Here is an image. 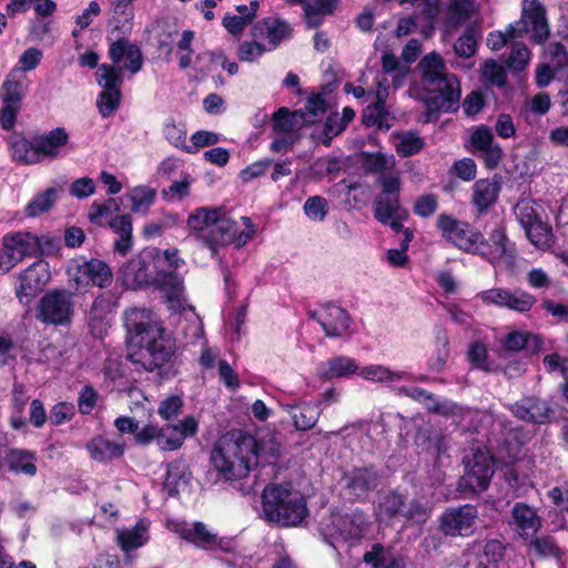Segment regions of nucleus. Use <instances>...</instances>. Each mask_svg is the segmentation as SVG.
<instances>
[{"label": "nucleus", "instance_id": "f257e3e1", "mask_svg": "<svg viewBox=\"0 0 568 568\" xmlns=\"http://www.w3.org/2000/svg\"><path fill=\"white\" fill-rule=\"evenodd\" d=\"M184 264L179 250L145 247L120 268L123 285L130 290L154 288L170 303H180L184 291L183 277L178 268Z\"/></svg>", "mask_w": 568, "mask_h": 568}, {"label": "nucleus", "instance_id": "f03ea898", "mask_svg": "<svg viewBox=\"0 0 568 568\" xmlns=\"http://www.w3.org/2000/svg\"><path fill=\"white\" fill-rule=\"evenodd\" d=\"M280 455V445L266 447L250 433L232 429L219 438L211 449L210 465L215 471L214 483L243 479L260 465L276 464Z\"/></svg>", "mask_w": 568, "mask_h": 568}, {"label": "nucleus", "instance_id": "7ed1b4c3", "mask_svg": "<svg viewBox=\"0 0 568 568\" xmlns=\"http://www.w3.org/2000/svg\"><path fill=\"white\" fill-rule=\"evenodd\" d=\"M124 326L130 336L128 359L136 369L146 372L165 366L174 354V343L166 336L164 327L152 318L145 308L125 312Z\"/></svg>", "mask_w": 568, "mask_h": 568}, {"label": "nucleus", "instance_id": "20e7f679", "mask_svg": "<svg viewBox=\"0 0 568 568\" xmlns=\"http://www.w3.org/2000/svg\"><path fill=\"white\" fill-rule=\"evenodd\" d=\"M422 83L429 93H436L424 100L426 106V122L432 121L433 114L439 112H455L458 109L462 90L457 75L447 72L443 57L430 52L418 62Z\"/></svg>", "mask_w": 568, "mask_h": 568}, {"label": "nucleus", "instance_id": "39448f33", "mask_svg": "<svg viewBox=\"0 0 568 568\" xmlns=\"http://www.w3.org/2000/svg\"><path fill=\"white\" fill-rule=\"evenodd\" d=\"M263 518L281 527H296L308 516L306 499L292 483H268L262 491Z\"/></svg>", "mask_w": 568, "mask_h": 568}, {"label": "nucleus", "instance_id": "423d86ee", "mask_svg": "<svg viewBox=\"0 0 568 568\" xmlns=\"http://www.w3.org/2000/svg\"><path fill=\"white\" fill-rule=\"evenodd\" d=\"M242 220L245 222L246 229L240 231L237 222L226 217L223 210L222 213L214 215V221L207 232L201 234V244L210 251L212 258L222 260L219 253L220 247L231 244L242 247L253 237L255 229L251 219L243 216Z\"/></svg>", "mask_w": 568, "mask_h": 568}, {"label": "nucleus", "instance_id": "0eeeda50", "mask_svg": "<svg viewBox=\"0 0 568 568\" xmlns=\"http://www.w3.org/2000/svg\"><path fill=\"white\" fill-rule=\"evenodd\" d=\"M69 282L77 291H87L91 286L108 288L113 283V272L110 265L100 258L78 256L70 261L67 268Z\"/></svg>", "mask_w": 568, "mask_h": 568}, {"label": "nucleus", "instance_id": "6e6552de", "mask_svg": "<svg viewBox=\"0 0 568 568\" xmlns=\"http://www.w3.org/2000/svg\"><path fill=\"white\" fill-rule=\"evenodd\" d=\"M28 91V78L22 71H10L0 87V126L11 131L22 109V102Z\"/></svg>", "mask_w": 568, "mask_h": 568}, {"label": "nucleus", "instance_id": "1a4fd4ad", "mask_svg": "<svg viewBox=\"0 0 568 568\" xmlns=\"http://www.w3.org/2000/svg\"><path fill=\"white\" fill-rule=\"evenodd\" d=\"M74 293L67 288L47 291L39 300L37 318L45 325H69L74 315Z\"/></svg>", "mask_w": 568, "mask_h": 568}, {"label": "nucleus", "instance_id": "9d476101", "mask_svg": "<svg viewBox=\"0 0 568 568\" xmlns=\"http://www.w3.org/2000/svg\"><path fill=\"white\" fill-rule=\"evenodd\" d=\"M436 227L443 239L468 254L476 255L478 245L483 244V233L479 230L473 227L466 221L454 217L452 214H439Z\"/></svg>", "mask_w": 568, "mask_h": 568}, {"label": "nucleus", "instance_id": "9b49d317", "mask_svg": "<svg viewBox=\"0 0 568 568\" xmlns=\"http://www.w3.org/2000/svg\"><path fill=\"white\" fill-rule=\"evenodd\" d=\"M369 523L363 510L351 513H332L329 523L323 528L325 539L328 537L342 541H358L367 532Z\"/></svg>", "mask_w": 568, "mask_h": 568}, {"label": "nucleus", "instance_id": "f8f14e48", "mask_svg": "<svg viewBox=\"0 0 568 568\" xmlns=\"http://www.w3.org/2000/svg\"><path fill=\"white\" fill-rule=\"evenodd\" d=\"M495 474V459L488 450L477 448L465 460V474L460 486L473 493L484 491L488 488Z\"/></svg>", "mask_w": 568, "mask_h": 568}, {"label": "nucleus", "instance_id": "ddd939ff", "mask_svg": "<svg viewBox=\"0 0 568 568\" xmlns=\"http://www.w3.org/2000/svg\"><path fill=\"white\" fill-rule=\"evenodd\" d=\"M51 278L48 262L38 260L19 273L14 286L18 301L29 305L42 292Z\"/></svg>", "mask_w": 568, "mask_h": 568}, {"label": "nucleus", "instance_id": "4468645a", "mask_svg": "<svg viewBox=\"0 0 568 568\" xmlns=\"http://www.w3.org/2000/svg\"><path fill=\"white\" fill-rule=\"evenodd\" d=\"M477 517L478 509L475 505L447 507L438 517V529L446 537L469 536Z\"/></svg>", "mask_w": 568, "mask_h": 568}, {"label": "nucleus", "instance_id": "2eb2a0df", "mask_svg": "<svg viewBox=\"0 0 568 568\" xmlns=\"http://www.w3.org/2000/svg\"><path fill=\"white\" fill-rule=\"evenodd\" d=\"M38 235L29 231L9 232L2 237V258L8 271L26 257H39Z\"/></svg>", "mask_w": 568, "mask_h": 568}, {"label": "nucleus", "instance_id": "dca6fc26", "mask_svg": "<svg viewBox=\"0 0 568 568\" xmlns=\"http://www.w3.org/2000/svg\"><path fill=\"white\" fill-rule=\"evenodd\" d=\"M308 317L317 322L329 338L345 337L351 334L349 313L333 302H327L320 310L310 312Z\"/></svg>", "mask_w": 568, "mask_h": 568}, {"label": "nucleus", "instance_id": "f3484780", "mask_svg": "<svg viewBox=\"0 0 568 568\" xmlns=\"http://www.w3.org/2000/svg\"><path fill=\"white\" fill-rule=\"evenodd\" d=\"M516 22L521 32H528L531 26L530 40L534 44H544L550 36L546 9L539 0H523L520 19Z\"/></svg>", "mask_w": 568, "mask_h": 568}, {"label": "nucleus", "instance_id": "a211bd4d", "mask_svg": "<svg viewBox=\"0 0 568 568\" xmlns=\"http://www.w3.org/2000/svg\"><path fill=\"white\" fill-rule=\"evenodd\" d=\"M478 246L476 255L481 256L491 264L500 263L501 261L513 263L516 258L517 251L515 244L508 239L503 225L494 229L488 240L483 235V244Z\"/></svg>", "mask_w": 568, "mask_h": 568}, {"label": "nucleus", "instance_id": "6ab92c4d", "mask_svg": "<svg viewBox=\"0 0 568 568\" xmlns=\"http://www.w3.org/2000/svg\"><path fill=\"white\" fill-rule=\"evenodd\" d=\"M508 409L517 419L534 425L548 424L554 415L550 403L535 395L524 396L510 404Z\"/></svg>", "mask_w": 568, "mask_h": 568}, {"label": "nucleus", "instance_id": "aec40b11", "mask_svg": "<svg viewBox=\"0 0 568 568\" xmlns=\"http://www.w3.org/2000/svg\"><path fill=\"white\" fill-rule=\"evenodd\" d=\"M503 186V176L495 173L490 179H479L471 186L470 203L477 216L486 215L497 203Z\"/></svg>", "mask_w": 568, "mask_h": 568}, {"label": "nucleus", "instance_id": "412c9836", "mask_svg": "<svg viewBox=\"0 0 568 568\" xmlns=\"http://www.w3.org/2000/svg\"><path fill=\"white\" fill-rule=\"evenodd\" d=\"M345 489L353 501H365L379 484L375 466L355 467L345 477Z\"/></svg>", "mask_w": 568, "mask_h": 568}, {"label": "nucleus", "instance_id": "4be33fe9", "mask_svg": "<svg viewBox=\"0 0 568 568\" xmlns=\"http://www.w3.org/2000/svg\"><path fill=\"white\" fill-rule=\"evenodd\" d=\"M486 304L507 307L518 313L529 312L536 303V297L523 290L511 292L507 288H491L483 293Z\"/></svg>", "mask_w": 568, "mask_h": 568}, {"label": "nucleus", "instance_id": "5701e85b", "mask_svg": "<svg viewBox=\"0 0 568 568\" xmlns=\"http://www.w3.org/2000/svg\"><path fill=\"white\" fill-rule=\"evenodd\" d=\"M109 41V58L112 65L118 67L123 58H126L124 68L131 73H138L143 65V54L139 45L130 43L126 37H116Z\"/></svg>", "mask_w": 568, "mask_h": 568}, {"label": "nucleus", "instance_id": "b1692460", "mask_svg": "<svg viewBox=\"0 0 568 568\" xmlns=\"http://www.w3.org/2000/svg\"><path fill=\"white\" fill-rule=\"evenodd\" d=\"M33 138L34 151L39 156V163L43 159H57L61 148L65 146L69 142V133L62 126L54 128L45 134H37Z\"/></svg>", "mask_w": 568, "mask_h": 568}, {"label": "nucleus", "instance_id": "393cba45", "mask_svg": "<svg viewBox=\"0 0 568 568\" xmlns=\"http://www.w3.org/2000/svg\"><path fill=\"white\" fill-rule=\"evenodd\" d=\"M37 460L38 456L33 450L9 448L3 457V466L11 474L34 477L38 473Z\"/></svg>", "mask_w": 568, "mask_h": 568}, {"label": "nucleus", "instance_id": "a878e982", "mask_svg": "<svg viewBox=\"0 0 568 568\" xmlns=\"http://www.w3.org/2000/svg\"><path fill=\"white\" fill-rule=\"evenodd\" d=\"M359 366L356 359L349 356H334L322 362L316 368V375L321 381L348 378L357 373Z\"/></svg>", "mask_w": 568, "mask_h": 568}, {"label": "nucleus", "instance_id": "bb28decb", "mask_svg": "<svg viewBox=\"0 0 568 568\" xmlns=\"http://www.w3.org/2000/svg\"><path fill=\"white\" fill-rule=\"evenodd\" d=\"M363 562L369 568H405L404 558L382 542H374L371 546L363 555Z\"/></svg>", "mask_w": 568, "mask_h": 568}, {"label": "nucleus", "instance_id": "cd10ccee", "mask_svg": "<svg viewBox=\"0 0 568 568\" xmlns=\"http://www.w3.org/2000/svg\"><path fill=\"white\" fill-rule=\"evenodd\" d=\"M85 447L93 460L103 464L121 458L125 449L124 444L112 442L102 435L94 436Z\"/></svg>", "mask_w": 568, "mask_h": 568}, {"label": "nucleus", "instance_id": "c85d7f7f", "mask_svg": "<svg viewBox=\"0 0 568 568\" xmlns=\"http://www.w3.org/2000/svg\"><path fill=\"white\" fill-rule=\"evenodd\" d=\"M511 516L519 535L525 539L532 537L541 526L535 509L525 503H516Z\"/></svg>", "mask_w": 568, "mask_h": 568}, {"label": "nucleus", "instance_id": "c756f323", "mask_svg": "<svg viewBox=\"0 0 568 568\" xmlns=\"http://www.w3.org/2000/svg\"><path fill=\"white\" fill-rule=\"evenodd\" d=\"M9 152L12 161L22 165L39 164V156L34 151V138L29 141L22 133L14 132L9 141Z\"/></svg>", "mask_w": 568, "mask_h": 568}, {"label": "nucleus", "instance_id": "7c9ffc66", "mask_svg": "<svg viewBox=\"0 0 568 568\" xmlns=\"http://www.w3.org/2000/svg\"><path fill=\"white\" fill-rule=\"evenodd\" d=\"M290 414L295 428L297 430L306 432L316 425L321 416V409L318 404L303 402L298 405L292 406Z\"/></svg>", "mask_w": 568, "mask_h": 568}, {"label": "nucleus", "instance_id": "2f4dec72", "mask_svg": "<svg viewBox=\"0 0 568 568\" xmlns=\"http://www.w3.org/2000/svg\"><path fill=\"white\" fill-rule=\"evenodd\" d=\"M220 213H222V207L209 209L205 206L199 207L190 213L187 217V226L192 231L196 241L201 243V234L207 232L214 221V215Z\"/></svg>", "mask_w": 568, "mask_h": 568}, {"label": "nucleus", "instance_id": "473e14b6", "mask_svg": "<svg viewBox=\"0 0 568 568\" xmlns=\"http://www.w3.org/2000/svg\"><path fill=\"white\" fill-rule=\"evenodd\" d=\"M125 197L131 202V212L148 214L156 199V191L146 185H138L130 190Z\"/></svg>", "mask_w": 568, "mask_h": 568}, {"label": "nucleus", "instance_id": "72a5a7b5", "mask_svg": "<svg viewBox=\"0 0 568 568\" xmlns=\"http://www.w3.org/2000/svg\"><path fill=\"white\" fill-rule=\"evenodd\" d=\"M180 536L185 541L205 549L216 546V535L209 531L206 526L201 521H195L192 527L181 529Z\"/></svg>", "mask_w": 568, "mask_h": 568}, {"label": "nucleus", "instance_id": "f704fd0d", "mask_svg": "<svg viewBox=\"0 0 568 568\" xmlns=\"http://www.w3.org/2000/svg\"><path fill=\"white\" fill-rule=\"evenodd\" d=\"M403 210L399 197L377 195L374 200V217L381 224L400 214Z\"/></svg>", "mask_w": 568, "mask_h": 568}, {"label": "nucleus", "instance_id": "c9c22d12", "mask_svg": "<svg viewBox=\"0 0 568 568\" xmlns=\"http://www.w3.org/2000/svg\"><path fill=\"white\" fill-rule=\"evenodd\" d=\"M541 339L538 335L530 332L514 331L508 333L503 339V346L508 352H519L528 348L530 344L534 345V349H537L541 345Z\"/></svg>", "mask_w": 568, "mask_h": 568}, {"label": "nucleus", "instance_id": "e433bc0d", "mask_svg": "<svg viewBox=\"0 0 568 568\" xmlns=\"http://www.w3.org/2000/svg\"><path fill=\"white\" fill-rule=\"evenodd\" d=\"M57 201V189L48 187L42 193L34 195L24 207L28 217H38L51 210Z\"/></svg>", "mask_w": 568, "mask_h": 568}, {"label": "nucleus", "instance_id": "4c0bfd02", "mask_svg": "<svg viewBox=\"0 0 568 568\" xmlns=\"http://www.w3.org/2000/svg\"><path fill=\"white\" fill-rule=\"evenodd\" d=\"M358 375L366 381L379 383L397 382L406 377L405 372H393L388 367L377 364L364 366Z\"/></svg>", "mask_w": 568, "mask_h": 568}, {"label": "nucleus", "instance_id": "58836bf2", "mask_svg": "<svg viewBox=\"0 0 568 568\" xmlns=\"http://www.w3.org/2000/svg\"><path fill=\"white\" fill-rule=\"evenodd\" d=\"M528 32H521V27L515 24H508L505 31H491L487 36V45L493 51H498L504 48L509 41L523 38Z\"/></svg>", "mask_w": 568, "mask_h": 568}, {"label": "nucleus", "instance_id": "ea45409f", "mask_svg": "<svg viewBox=\"0 0 568 568\" xmlns=\"http://www.w3.org/2000/svg\"><path fill=\"white\" fill-rule=\"evenodd\" d=\"M505 556V546L498 539H489L477 556V562L493 568H499V562Z\"/></svg>", "mask_w": 568, "mask_h": 568}, {"label": "nucleus", "instance_id": "a19ab883", "mask_svg": "<svg viewBox=\"0 0 568 568\" xmlns=\"http://www.w3.org/2000/svg\"><path fill=\"white\" fill-rule=\"evenodd\" d=\"M183 436L179 432V425L166 424L159 429L158 446L163 452H173L183 445Z\"/></svg>", "mask_w": 568, "mask_h": 568}, {"label": "nucleus", "instance_id": "79ce46f5", "mask_svg": "<svg viewBox=\"0 0 568 568\" xmlns=\"http://www.w3.org/2000/svg\"><path fill=\"white\" fill-rule=\"evenodd\" d=\"M478 28L474 24L468 26L464 33L456 40L454 51L459 58L468 59L475 55L477 50L476 34Z\"/></svg>", "mask_w": 568, "mask_h": 568}, {"label": "nucleus", "instance_id": "37998d69", "mask_svg": "<svg viewBox=\"0 0 568 568\" xmlns=\"http://www.w3.org/2000/svg\"><path fill=\"white\" fill-rule=\"evenodd\" d=\"M387 115L385 110V101L378 97L377 100L367 105L362 112V123L366 126H378L379 129H389V124H384V119Z\"/></svg>", "mask_w": 568, "mask_h": 568}, {"label": "nucleus", "instance_id": "c03bdc74", "mask_svg": "<svg viewBox=\"0 0 568 568\" xmlns=\"http://www.w3.org/2000/svg\"><path fill=\"white\" fill-rule=\"evenodd\" d=\"M121 72L122 69L120 67L103 63L102 65H100L99 71L97 73L98 84L103 90H121V85L123 82Z\"/></svg>", "mask_w": 568, "mask_h": 568}, {"label": "nucleus", "instance_id": "a18cd8bd", "mask_svg": "<svg viewBox=\"0 0 568 568\" xmlns=\"http://www.w3.org/2000/svg\"><path fill=\"white\" fill-rule=\"evenodd\" d=\"M406 500V495L397 490H392L387 493L379 503L381 513L389 519L400 517L404 511Z\"/></svg>", "mask_w": 568, "mask_h": 568}, {"label": "nucleus", "instance_id": "49530a36", "mask_svg": "<svg viewBox=\"0 0 568 568\" xmlns=\"http://www.w3.org/2000/svg\"><path fill=\"white\" fill-rule=\"evenodd\" d=\"M268 30L266 39L272 48L275 49L280 43L292 37L293 30L288 22L285 20L268 17Z\"/></svg>", "mask_w": 568, "mask_h": 568}, {"label": "nucleus", "instance_id": "de8ad7c7", "mask_svg": "<svg viewBox=\"0 0 568 568\" xmlns=\"http://www.w3.org/2000/svg\"><path fill=\"white\" fill-rule=\"evenodd\" d=\"M122 99L121 90H102L97 99V106L102 118L112 115L120 106Z\"/></svg>", "mask_w": 568, "mask_h": 568}, {"label": "nucleus", "instance_id": "09e8293b", "mask_svg": "<svg viewBox=\"0 0 568 568\" xmlns=\"http://www.w3.org/2000/svg\"><path fill=\"white\" fill-rule=\"evenodd\" d=\"M145 527L136 524L131 530H123L119 534V544L124 551H130L142 547L146 539L144 538Z\"/></svg>", "mask_w": 568, "mask_h": 568}, {"label": "nucleus", "instance_id": "8fccbe9b", "mask_svg": "<svg viewBox=\"0 0 568 568\" xmlns=\"http://www.w3.org/2000/svg\"><path fill=\"white\" fill-rule=\"evenodd\" d=\"M530 57L531 52L526 44L515 42L506 61L507 67L513 71L521 72L527 68Z\"/></svg>", "mask_w": 568, "mask_h": 568}, {"label": "nucleus", "instance_id": "3c124183", "mask_svg": "<svg viewBox=\"0 0 568 568\" xmlns=\"http://www.w3.org/2000/svg\"><path fill=\"white\" fill-rule=\"evenodd\" d=\"M111 204L114 205L115 211H120L115 199L110 197L105 203L93 202L88 214L89 221L94 225L105 226L109 219L112 217Z\"/></svg>", "mask_w": 568, "mask_h": 568}, {"label": "nucleus", "instance_id": "603ef678", "mask_svg": "<svg viewBox=\"0 0 568 568\" xmlns=\"http://www.w3.org/2000/svg\"><path fill=\"white\" fill-rule=\"evenodd\" d=\"M438 195L434 193H426L419 195L413 205L415 215L422 219H428L438 210Z\"/></svg>", "mask_w": 568, "mask_h": 568}, {"label": "nucleus", "instance_id": "864d4df0", "mask_svg": "<svg viewBox=\"0 0 568 568\" xmlns=\"http://www.w3.org/2000/svg\"><path fill=\"white\" fill-rule=\"evenodd\" d=\"M304 212L313 221H323L328 213V202L320 195L310 196L304 203Z\"/></svg>", "mask_w": 568, "mask_h": 568}, {"label": "nucleus", "instance_id": "5fc2aeb1", "mask_svg": "<svg viewBox=\"0 0 568 568\" xmlns=\"http://www.w3.org/2000/svg\"><path fill=\"white\" fill-rule=\"evenodd\" d=\"M425 146L424 140L413 132L403 136L396 146V152L402 158H409L419 153Z\"/></svg>", "mask_w": 568, "mask_h": 568}, {"label": "nucleus", "instance_id": "6e6d98bb", "mask_svg": "<svg viewBox=\"0 0 568 568\" xmlns=\"http://www.w3.org/2000/svg\"><path fill=\"white\" fill-rule=\"evenodd\" d=\"M163 134L165 139L175 148L186 151V130L184 125L176 124L171 120L164 124Z\"/></svg>", "mask_w": 568, "mask_h": 568}, {"label": "nucleus", "instance_id": "4d7b16f0", "mask_svg": "<svg viewBox=\"0 0 568 568\" xmlns=\"http://www.w3.org/2000/svg\"><path fill=\"white\" fill-rule=\"evenodd\" d=\"M286 106L280 108L273 114V130L276 132L291 133L295 130V115Z\"/></svg>", "mask_w": 568, "mask_h": 568}, {"label": "nucleus", "instance_id": "13d9d810", "mask_svg": "<svg viewBox=\"0 0 568 568\" xmlns=\"http://www.w3.org/2000/svg\"><path fill=\"white\" fill-rule=\"evenodd\" d=\"M413 237L414 233L407 232L406 237H403L399 243V248H390L387 251V261L392 266L403 267L408 263L409 258L406 252Z\"/></svg>", "mask_w": 568, "mask_h": 568}, {"label": "nucleus", "instance_id": "bf43d9fd", "mask_svg": "<svg viewBox=\"0 0 568 568\" xmlns=\"http://www.w3.org/2000/svg\"><path fill=\"white\" fill-rule=\"evenodd\" d=\"M469 142L474 151L481 152L494 143V134L489 126L480 124L471 131Z\"/></svg>", "mask_w": 568, "mask_h": 568}, {"label": "nucleus", "instance_id": "052dcab7", "mask_svg": "<svg viewBox=\"0 0 568 568\" xmlns=\"http://www.w3.org/2000/svg\"><path fill=\"white\" fill-rule=\"evenodd\" d=\"M75 415L74 405L70 402H59L54 404L49 414L50 423L54 426L70 422Z\"/></svg>", "mask_w": 568, "mask_h": 568}, {"label": "nucleus", "instance_id": "680f3d73", "mask_svg": "<svg viewBox=\"0 0 568 568\" xmlns=\"http://www.w3.org/2000/svg\"><path fill=\"white\" fill-rule=\"evenodd\" d=\"M98 399V390L90 384L84 385L78 396V408L80 414L90 415L95 408Z\"/></svg>", "mask_w": 568, "mask_h": 568}, {"label": "nucleus", "instance_id": "e2e57ef3", "mask_svg": "<svg viewBox=\"0 0 568 568\" xmlns=\"http://www.w3.org/2000/svg\"><path fill=\"white\" fill-rule=\"evenodd\" d=\"M467 356L475 368L481 369L484 372H490V368L487 364L488 349L484 343L473 342L469 345Z\"/></svg>", "mask_w": 568, "mask_h": 568}, {"label": "nucleus", "instance_id": "0e129e2a", "mask_svg": "<svg viewBox=\"0 0 568 568\" xmlns=\"http://www.w3.org/2000/svg\"><path fill=\"white\" fill-rule=\"evenodd\" d=\"M450 174L457 176L462 181L470 182L476 178L477 165L471 158H464L455 161L450 168Z\"/></svg>", "mask_w": 568, "mask_h": 568}, {"label": "nucleus", "instance_id": "69168bd1", "mask_svg": "<svg viewBox=\"0 0 568 568\" xmlns=\"http://www.w3.org/2000/svg\"><path fill=\"white\" fill-rule=\"evenodd\" d=\"M526 234L534 245H547L551 237V229L539 220L537 223L528 224Z\"/></svg>", "mask_w": 568, "mask_h": 568}, {"label": "nucleus", "instance_id": "338daca9", "mask_svg": "<svg viewBox=\"0 0 568 568\" xmlns=\"http://www.w3.org/2000/svg\"><path fill=\"white\" fill-rule=\"evenodd\" d=\"M220 141L219 134L210 131L200 130L192 134V144L186 145V153L194 154L201 148L211 146Z\"/></svg>", "mask_w": 568, "mask_h": 568}, {"label": "nucleus", "instance_id": "774afa93", "mask_svg": "<svg viewBox=\"0 0 568 568\" xmlns=\"http://www.w3.org/2000/svg\"><path fill=\"white\" fill-rule=\"evenodd\" d=\"M343 131H345V126L342 124L339 114L337 112L331 113L324 122L322 140L323 145L331 146L332 140Z\"/></svg>", "mask_w": 568, "mask_h": 568}]
</instances>
